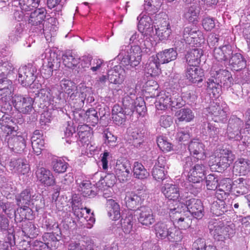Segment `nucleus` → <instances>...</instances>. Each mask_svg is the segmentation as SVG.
Instances as JSON below:
<instances>
[{
    "label": "nucleus",
    "mask_w": 250,
    "mask_h": 250,
    "mask_svg": "<svg viewBox=\"0 0 250 250\" xmlns=\"http://www.w3.org/2000/svg\"><path fill=\"white\" fill-rule=\"evenodd\" d=\"M141 48L137 44L123 45L121 47L117 59L121 62H140L142 56Z\"/></svg>",
    "instance_id": "obj_1"
},
{
    "label": "nucleus",
    "mask_w": 250,
    "mask_h": 250,
    "mask_svg": "<svg viewBox=\"0 0 250 250\" xmlns=\"http://www.w3.org/2000/svg\"><path fill=\"white\" fill-rule=\"evenodd\" d=\"M212 77H216L224 88L228 89L233 84V79L230 72L226 69H221L219 63H214L210 70Z\"/></svg>",
    "instance_id": "obj_2"
},
{
    "label": "nucleus",
    "mask_w": 250,
    "mask_h": 250,
    "mask_svg": "<svg viewBox=\"0 0 250 250\" xmlns=\"http://www.w3.org/2000/svg\"><path fill=\"white\" fill-rule=\"evenodd\" d=\"M14 86L11 80L7 77L0 78V102L5 104L9 107L11 108L10 102L14 94Z\"/></svg>",
    "instance_id": "obj_3"
},
{
    "label": "nucleus",
    "mask_w": 250,
    "mask_h": 250,
    "mask_svg": "<svg viewBox=\"0 0 250 250\" xmlns=\"http://www.w3.org/2000/svg\"><path fill=\"white\" fill-rule=\"evenodd\" d=\"M12 102L16 110L22 114H30L33 109L34 100L29 96L15 95Z\"/></svg>",
    "instance_id": "obj_4"
},
{
    "label": "nucleus",
    "mask_w": 250,
    "mask_h": 250,
    "mask_svg": "<svg viewBox=\"0 0 250 250\" xmlns=\"http://www.w3.org/2000/svg\"><path fill=\"white\" fill-rule=\"evenodd\" d=\"M235 158L231 151L221 149L215 157L214 165L217 167V171L224 170L233 163Z\"/></svg>",
    "instance_id": "obj_5"
},
{
    "label": "nucleus",
    "mask_w": 250,
    "mask_h": 250,
    "mask_svg": "<svg viewBox=\"0 0 250 250\" xmlns=\"http://www.w3.org/2000/svg\"><path fill=\"white\" fill-rule=\"evenodd\" d=\"M131 170V164L129 160L125 158H121L117 160L114 167V174L120 182L127 180Z\"/></svg>",
    "instance_id": "obj_6"
},
{
    "label": "nucleus",
    "mask_w": 250,
    "mask_h": 250,
    "mask_svg": "<svg viewBox=\"0 0 250 250\" xmlns=\"http://www.w3.org/2000/svg\"><path fill=\"white\" fill-rule=\"evenodd\" d=\"M234 227V225L233 223H220L214 226L213 232L214 239L218 241H223L230 238L235 232Z\"/></svg>",
    "instance_id": "obj_7"
},
{
    "label": "nucleus",
    "mask_w": 250,
    "mask_h": 250,
    "mask_svg": "<svg viewBox=\"0 0 250 250\" xmlns=\"http://www.w3.org/2000/svg\"><path fill=\"white\" fill-rule=\"evenodd\" d=\"M46 10L44 8H39L35 10L33 12H32L30 15L28 22L32 26H37L35 27L36 32L39 33H44L43 24L42 23L46 17Z\"/></svg>",
    "instance_id": "obj_8"
},
{
    "label": "nucleus",
    "mask_w": 250,
    "mask_h": 250,
    "mask_svg": "<svg viewBox=\"0 0 250 250\" xmlns=\"http://www.w3.org/2000/svg\"><path fill=\"white\" fill-rule=\"evenodd\" d=\"M207 111L215 122H224L227 120L228 114L218 103L214 102L210 103L207 108Z\"/></svg>",
    "instance_id": "obj_9"
},
{
    "label": "nucleus",
    "mask_w": 250,
    "mask_h": 250,
    "mask_svg": "<svg viewBox=\"0 0 250 250\" xmlns=\"http://www.w3.org/2000/svg\"><path fill=\"white\" fill-rule=\"evenodd\" d=\"M187 208L192 215L198 219L204 216V209L202 202L200 199L191 198L186 201Z\"/></svg>",
    "instance_id": "obj_10"
},
{
    "label": "nucleus",
    "mask_w": 250,
    "mask_h": 250,
    "mask_svg": "<svg viewBox=\"0 0 250 250\" xmlns=\"http://www.w3.org/2000/svg\"><path fill=\"white\" fill-rule=\"evenodd\" d=\"M161 191L166 198L173 201H179L181 199L180 188L177 185L167 183L161 188Z\"/></svg>",
    "instance_id": "obj_11"
},
{
    "label": "nucleus",
    "mask_w": 250,
    "mask_h": 250,
    "mask_svg": "<svg viewBox=\"0 0 250 250\" xmlns=\"http://www.w3.org/2000/svg\"><path fill=\"white\" fill-rule=\"evenodd\" d=\"M26 140L27 137L22 135H13L8 139V146L12 151L21 153L26 147Z\"/></svg>",
    "instance_id": "obj_12"
},
{
    "label": "nucleus",
    "mask_w": 250,
    "mask_h": 250,
    "mask_svg": "<svg viewBox=\"0 0 250 250\" xmlns=\"http://www.w3.org/2000/svg\"><path fill=\"white\" fill-rule=\"evenodd\" d=\"M18 81L24 87L31 86L36 76L26 65L20 67L18 71Z\"/></svg>",
    "instance_id": "obj_13"
},
{
    "label": "nucleus",
    "mask_w": 250,
    "mask_h": 250,
    "mask_svg": "<svg viewBox=\"0 0 250 250\" xmlns=\"http://www.w3.org/2000/svg\"><path fill=\"white\" fill-rule=\"evenodd\" d=\"M141 192H128L126 193L125 201L126 207L128 209L135 210L139 208L143 203L144 199L142 197Z\"/></svg>",
    "instance_id": "obj_14"
},
{
    "label": "nucleus",
    "mask_w": 250,
    "mask_h": 250,
    "mask_svg": "<svg viewBox=\"0 0 250 250\" xmlns=\"http://www.w3.org/2000/svg\"><path fill=\"white\" fill-rule=\"evenodd\" d=\"M186 76L192 83H199L203 81L204 70L197 65L189 64L186 69Z\"/></svg>",
    "instance_id": "obj_15"
},
{
    "label": "nucleus",
    "mask_w": 250,
    "mask_h": 250,
    "mask_svg": "<svg viewBox=\"0 0 250 250\" xmlns=\"http://www.w3.org/2000/svg\"><path fill=\"white\" fill-rule=\"evenodd\" d=\"M177 53L173 48L166 49L150 58V62H169L177 58Z\"/></svg>",
    "instance_id": "obj_16"
},
{
    "label": "nucleus",
    "mask_w": 250,
    "mask_h": 250,
    "mask_svg": "<svg viewBox=\"0 0 250 250\" xmlns=\"http://www.w3.org/2000/svg\"><path fill=\"white\" fill-rule=\"evenodd\" d=\"M37 180L45 186H52L55 185V178L50 170L44 168H38L36 171Z\"/></svg>",
    "instance_id": "obj_17"
},
{
    "label": "nucleus",
    "mask_w": 250,
    "mask_h": 250,
    "mask_svg": "<svg viewBox=\"0 0 250 250\" xmlns=\"http://www.w3.org/2000/svg\"><path fill=\"white\" fill-rule=\"evenodd\" d=\"M232 187V181L230 178H224L221 180L218 184V188L215 193L216 198L226 199L230 194Z\"/></svg>",
    "instance_id": "obj_18"
},
{
    "label": "nucleus",
    "mask_w": 250,
    "mask_h": 250,
    "mask_svg": "<svg viewBox=\"0 0 250 250\" xmlns=\"http://www.w3.org/2000/svg\"><path fill=\"white\" fill-rule=\"evenodd\" d=\"M138 221L143 226L149 227L156 221L152 210L148 207H142L138 218Z\"/></svg>",
    "instance_id": "obj_19"
},
{
    "label": "nucleus",
    "mask_w": 250,
    "mask_h": 250,
    "mask_svg": "<svg viewBox=\"0 0 250 250\" xmlns=\"http://www.w3.org/2000/svg\"><path fill=\"white\" fill-rule=\"evenodd\" d=\"M243 125V122L239 119L231 120L229 122L227 134L229 139L238 140L241 138V128Z\"/></svg>",
    "instance_id": "obj_20"
},
{
    "label": "nucleus",
    "mask_w": 250,
    "mask_h": 250,
    "mask_svg": "<svg viewBox=\"0 0 250 250\" xmlns=\"http://www.w3.org/2000/svg\"><path fill=\"white\" fill-rule=\"evenodd\" d=\"M31 144L33 151L37 155L41 154L44 147L43 132L42 130H36L31 137Z\"/></svg>",
    "instance_id": "obj_21"
},
{
    "label": "nucleus",
    "mask_w": 250,
    "mask_h": 250,
    "mask_svg": "<svg viewBox=\"0 0 250 250\" xmlns=\"http://www.w3.org/2000/svg\"><path fill=\"white\" fill-rule=\"evenodd\" d=\"M61 90L67 95L72 100L76 97L77 86L76 84L70 80L63 78L60 82Z\"/></svg>",
    "instance_id": "obj_22"
},
{
    "label": "nucleus",
    "mask_w": 250,
    "mask_h": 250,
    "mask_svg": "<svg viewBox=\"0 0 250 250\" xmlns=\"http://www.w3.org/2000/svg\"><path fill=\"white\" fill-rule=\"evenodd\" d=\"M9 166L12 168V169L20 175H25L28 173L30 169V166L26 160L23 158L12 159L10 162Z\"/></svg>",
    "instance_id": "obj_23"
},
{
    "label": "nucleus",
    "mask_w": 250,
    "mask_h": 250,
    "mask_svg": "<svg viewBox=\"0 0 250 250\" xmlns=\"http://www.w3.org/2000/svg\"><path fill=\"white\" fill-rule=\"evenodd\" d=\"M205 172L204 165L196 164L188 172V180L193 183H200L205 176Z\"/></svg>",
    "instance_id": "obj_24"
},
{
    "label": "nucleus",
    "mask_w": 250,
    "mask_h": 250,
    "mask_svg": "<svg viewBox=\"0 0 250 250\" xmlns=\"http://www.w3.org/2000/svg\"><path fill=\"white\" fill-rule=\"evenodd\" d=\"M205 146L197 140L190 142L188 145V150L191 154L197 159H204L206 158Z\"/></svg>",
    "instance_id": "obj_25"
},
{
    "label": "nucleus",
    "mask_w": 250,
    "mask_h": 250,
    "mask_svg": "<svg viewBox=\"0 0 250 250\" xmlns=\"http://www.w3.org/2000/svg\"><path fill=\"white\" fill-rule=\"evenodd\" d=\"M171 223L166 222L159 221L153 227L156 237L160 240L167 239Z\"/></svg>",
    "instance_id": "obj_26"
},
{
    "label": "nucleus",
    "mask_w": 250,
    "mask_h": 250,
    "mask_svg": "<svg viewBox=\"0 0 250 250\" xmlns=\"http://www.w3.org/2000/svg\"><path fill=\"white\" fill-rule=\"evenodd\" d=\"M137 20L139 21L138 28L141 33H148L153 30L152 21L148 15L142 13L138 17Z\"/></svg>",
    "instance_id": "obj_27"
},
{
    "label": "nucleus",
    "mask_w": 250,
    "mask_h": 250,
    "mask_svg": "<svg viewBox=\"0 0 250 250\" xmlns=\"http://www.w3.org/2000/svg\"><path fill=\"white\" fill-rule=\"evenodd\" d=\"M80 191L83 197L94 198L97 194V189L89 180H84L80 184Z\"/></svg>",
    "instance_id": "obj_28"
},
{
    "label": "nucleus",
    "mask_w": 250,
    "mask_h": 250,
    "mask_svg": "<svg viewBox=\"0 0 250 250\" xmlns=\"http://www.w3.org/2000/svg\"><path fill=\"white\" fill-rule=\"evenodd\" d=\"M153 70L150 73V78L146 83L145 91L147 96L150 98H154L158 95V84L156 81L153 79ZM149 73V72H148Z\"/></svg>",
    "instance_id": "obj_29"
},
{
    "label": "nucleus",
    "mask_w": 250,
    "mask_h": 250,
    "mask_svg": "<svg viewBox=\"0 0 250 250\" xmlns=\"http://www.w3.org/2000/svg\"><path fill=\"white\" fill-rule=\"evenodd\" d=\"M201 126V130L203 133L215 141H217L218 139L220 130L214 125L206 121L203 123Z\"/></svg>",
    "instance_id": "obj_30"
},
{
    "label": "nucleus",
    "mask_w": 250,
    "mask_h": 250,
    "mask_svg": "<svg viewBox=\"0 0 250 250\" xmlns=\"http://www.w3.org/2000/svg\"><path fill=\"white\" fill-rule=\"evenodd\" d=\"M106 208L109 217L113 220H117L121 217L120 207L118 203L113 199H108Z\"/></svg>",
    "instance_id": "obj_31"
},
{
    "label": "nucleus",
    "mask_w": 250,
    "mask_h": 250,
    "mask_svg": "<svg viewBox=\"0 0 250 250\" xmlns=\"http://www.w3.org/2000/svg\"><path fill=\"white\" fill-rule=\"evenodd\" d=\"M21 229L24 235L29 238H34L38 235L39 229L33 222L29 220L24 221L22 224Z\"/></svg>",
    "instance_id": "obj_32"
},
{
    "label": "nucleus",
    "mask_w": 250,
    "mask_h": 250,
    "mask_svg": "<svg viewBox=\"0 0 250 250\" xmlns=\"http://www.w3.org/2000/svg\"><path fill=\"white\" fill-rule=\"evenodd\" d=\"M200 12V8L197 5L193 4L185 9L183 16L189 22L194 23L198 21Z\"/></svg>",
    "instance_id": "obj_33"
},
{
    "label": "nucleus",
    "mask_w": 250,
    "mask_h": 250,
    "mask_svg": "<svg viewBox=\"0 0 250 250\" xmlns=\"http://www.w3.org/2000/svg\"><path fill=\"white\" fill-rule=\"evenodd\" d=\"M0 128L5 134L9 135L14 130V122L8 114L5 113L0 119Z\"/></svg>",
    "instance_id": "obj_34"
},
{
    "label": "nucleus",
    "mask_w": 250,
    "mask_h": 250,
    "mask_svg": "<svg viewBox=\"0 0 250 250\" xmlns=\"http://www.w3.org/2000/svg\"><path fill=\"white\" fill-rule=\"evenodd\" d=\"M32 189L27 188L23 190L20 194L16 196L17 206H29L32 200Z\"/></svg>",
    "instance_id": "obj_35"
},
{
    "label": "nucleus",
    "mask_w": 250,
    "mask_h": 250,
    "mask_svg": "<svg viewBox=\"0 0 250 250\" xmlns=\"http://www.w3.org/2000/svg\"><path fill=\"white\" fill-rule=\"evenodd\" d=\"M143 37H144L143 34H140L135 32L129 39V44L130 45L137 44L142 48L149 49L151 46V43L149 42L150 39L146 38L144 40Z\"/></svg>",
    "instance_id": "obj_36"
},
{
    "label": "nucleus",
    "mask_w": 250,
    "mask_h": 250,
    "mask_svg": "<svg viewBox=\"0 0 250 250\" xmlns=\"http://www.w3.org/2000/svg\"><path fill=\"white\" fill-rule=\"evenodd\" d=\"M62 237V232L59 230V233H56L55 231L51 232H47L44 234L43 236V240L45 242L48 247L56 249V243L59 242Z\"/></svg>",
    "instance_id": "obj_37"
},
{
    "label": "nucleus",
    "mask_w": 250,
    "mask_h": 250,
    "mask_svg": "<svg viewBox=\"0 0 250 250\" xmlns=\"http://www.w3.org/2000/svg\"><path fill=\"white\" fill-rule=\"evenodd\" d=\"M157 97L155 106L158 110H165L171 107V96L168 93H160Z\"/></svg>",
    "instance_id": "obj_38"
},
{
    "label": "nucleus",
    "mask_w": 250,
    "mask_h": 250,
    "mask_svg": "<svg viewBox=\"0 0 250 250\" xmlns=\"http://www.w3.org/2000/svg\"><path fill=\"white\" fill-rule=\"evenodd\" d=\"M234 167L240 175H246L250 171V161L240 158L235 162Z\"/></svg>",
    "instance_id": "obj_39"
},
{
    "label": "nucleus",
    "mask_w": 250,
    "mask_h": 250,
    "mask_svg": "<svg viewBox=\"0 0 250 250\" xmlns=\"http://www.w3.org/2000/svg\"><path fill=\"white\" fill-rule=\"evenodd\" d=\"M222 86L220 84V83L216 79V77H212L208 79L207 82V88L208 91L212 93L214 97H218L221 91Z\"/></svg>",
    "instance_id": "obj_40"
},
{
    "label": "nucleus",
    "mask_w": 250,
    "mask_h": 250,
    "mask_svg": "<svg viewBox=\"0 0 250 250\" xmlns=\"http://www.w3.org/2000/svg\"><path fill=\"white\" fill-rule=\"evenodd\" d=\"M132 171L134 177L138 179H145L149 175L145 167L139 162L134 163Z\"/></svg>",
    "instance_id": "obj_41"
},
{
    "label": "nucleus",
    "mask_w": 250,
    "mask_h": 250,
    "mask_svg": "<svg viewBox=\"0 0 250 250\" xmlns=\"http://www.w3.org/2000/svg\"><path fill=\"white\" fill-rule=\"evenodd\" d=\"M15 211V217L19 221L29 220L32 216V210L28 206H20Z\"/></svg>",
    "instance_id": "obj_42"
},
{
    "label": "nucleus",
    "mask_w": 250,
    "mask_h": 250,
    "mask_svg": "<svg viewBox=\"0 0 250 250\" xmlns=\"http://www.w3.org/2000/svg\"><path fill=\"white\" fill-rule=\"evenodd\" d=\"M217 199V201L213 203L210 209L213 214L217 216H219L227 212L228 209L224 201L225 199Z\"/></svg>",
    "instance_id": "obj_43"
},
{
    "label": "nucleus",
    "mask_w": 250,
    "mask_h": 250,
    "mask_svg": "<svg viewBox=\"0 0 250 250\" xmlns=\"http://www.w3.org/2000/svg\"><path fill=\"white\" fill-rule=\"evenodd\" d=\"M183 237L182 231L176 226L171 225L167 239L170 242H180Z\"/></svg>",
    "instance_id": "obj_44"
},
{
    "label": "nucleus",
    "mask_w": 250,
    "mask_h": 250,
    "mask_svg": "<svg viewBox=\"0 0 250 250\" xmlns=\"http://www.w3.org/2000/svg\"><path fill=\"white\" fill-rule=\"evenodd\" d=\"M24 25L21 23H17L8 34L9 41L16 42L21 38L23 31Z\"/></svg>",
    "instance_id": "obj_45"
},
{
    "label": "nucleus",
    "mask_w": 250,
    "mask_h": 250,
    "mask_svg": "<svg viewBox=\"0 0 250 250\" xmlns=\"http://www.w3.org/2000/svg\"><path fill=\"white\" fill-rule=\"evenodd\" d=\"M186 211L183 208L182 204L178 205L176 208H170L169 211V215L173 224L177 222L186 215Z\"/></svg>",
    "instance_id": "obj_46"
},
{
    "label": "nucleus",
    "mask_w": 250,
    "mask_h": 250,
    "mask_svg": "<svg viewBox=\"0 0 250 250\" xmlns=\"http://www.w3.org/2000/svg\"><path fill=\"white\" fill-rule=\"evenodd\" d=\"M202 51L199 49H194L188 52L185 55V59L187 62H200L203 61Z\"/></svg>",
    "instance_id": "obj_47"
},
{
    "label": "nucleus",
    "mask_w": 250,
    "mask_h": 250,
    "mask_svg": "<svg viewBox=\"0 0 250 250\" xmlns=\"http://www.w3.org/2000/svg\"><path fill=\"white\" fill-rule=\"evenodd\" d=\"M175 116L180 122H189L194 118V114L189 108H182L175 113Z\"/></svg>",
    "instance_id": "obj_48"
},
{
    "label": "nucleus",
    "mask_w": 250,
    "mask_h": 250,
    "mask_svg": "<svg viewBox=\"0 0 250 250\" xmlns=\"http://www.w3.org/2000/svg\"><path fill=\"white\" fill-rule=\"evenodd\" d=\"M157 144L160 149L165 153L173 150V145L168 141L167 137L160 136L157 138Z\"/></svg>",
    "instance_id": "obj_49"
},
{
    "label": "nucleus",
    "mask_w": 250,
    "mask_h": 250,
    "mask_svg": "<svg viewBox=\"0 0 250 250\" xmlns=\"http://www.w3.org/2000/svg\"><path fill=\"white\" fill-rule=\"evenodd\" d=\"M161 0H145L144 5V9L148 13L152 14L156 13L161 6Z\"/></svg>",
    "instance_id": "obj_50"
},
{
    "label": "nucleus",
    "mask_w": 250,
    "mask_h": 250,
    "mask_svg": "<svg viewBox=\"0 0 250 250\" xmlns=\"http://www.w3.org/2000/svg\"><path fill=\"white\" fill-rule=\"evenodd\" d=\"M165 25L156 28V33L161 41L167 40L171 33V30L168 23L165 22Z\"/></svg>",
    "instance_id": "obj_51"
},
{
    "label": "nucleus",
    "mask_w": 250,
    "mask_h": 250,
    "mask_svg": "<svg viewBox=\"0 0 250 250\" xmlns=\"http://www.w3.org/2000/svg\"><path fill=\"white\" fill-rule=\"evenodd\" d=\"M84 119L90 125L95 126L99 121L97 111L93 108L88 109L85 112Z\"/></svg>",
    "instance_id": "obj_52"
},
{
    "label": "nucleus",
    "mask_w": 250,
    "mask_h": 250,
    "mask_svg": "<svg viewBox=\"0 0 250 250\" xmlns=\"http://www.w3.org/2000/svg\"><path fill=\"white\" fill-rule=\"evenodd\" d=\"M42 227L45 228L47 230L55 231L56 233H59V228L57 222L52 218L44 217L42 221Z\"/></svg>",
    "instance_id": "obj_53"
},
{
    "label": "nucleus",
    "mask_w": 250,
    "mask_h": 250,
    "mask_svg": "<svg viewBox=\"0 0 250 250\" xmlns=\"http://www.w3.org/2000/svg\"><path fill=\"white\" fill-rule=\"evenodd\" d=\"M40 2V0H20L19 4L22 11L28 12L37 8Z\"/></svg>",
    "instance_id": "obj_54"
},
{
    "label": "nucleus",
    "mask_w": 250,
    "mask_h": 250,
    "mask_svg": "<svg viewBox=\"0 0 250 250\" xmlns=\"http://www.w3.org/2000/svg\"><path fill=\"white\" fill-rule=\"evenodd\" d=\"M107 77L109 81L114 84H121L124 81V76L115 68L108 71Z\"/></svg>",
    "instance_id": "obj_55"
},
{
    "label": "nucleus",
    "mask_w": 250,
    "mask_h": 250,
    "mask_svg": "<svg viewBox=\"0 0 250 250\" xmlns=\"http://www.w3.org/2000/svg\"><path fill=\"white\" fill-rule=\"evenodd\" d=\"M132 106L133 107L132 111H136L140 116H144L146 111L145 102L141 97L137 98L135 99Z\"/></svg>",
    "instance_id": "obj_56"
},
{
    "label": "nucleus",
    "mask_w": 250,
    "mask_h": 250,
    "mask_svg": "<svg viewBox=\"0 0 250 250\" xmlns=\"http://www.w3.org/2000/svg\"><path fill=\"white\" fill-rule=\"evenodd\" d=\"M41 59L45 62H61L60 58H58L57 55L52 52L50 49H46L44 54L41 56Z\"/></svg>",
    "instance_id": "obj_57"
},
{
    "label": "nucleus",
    "mask_w": 250,
    "mask_h": 250,
    "mask_svg": "<svg viewBox=\"0 0 250 250\" xmlns=\"http://www.w3.org/2000/svg\"><path fill=\"white\" fill-rule=\"evenodd\" d=\"M52 165L53 170L58 173H64L68 167L67 163L61 159L53 160Z\"/></svg>",
    "instance_id": "obj_58"
},
{
    "label": "nucleus",
    "mask_w": 250,
    "mask_h": 250,
    "mask_svg": "<svg viewBox=\"0 0 250 250\" xmlns=\"http://www.w3.org/2000/svg\"><path fill=\"white\" fill-rule=\"evenodd\" d=\"M192 219L186 214L176 222L173 225L176 226L181 230H186L189 228L191 225Z\"/></svg>",
    "instance_id": "obj_59"
},
{
    "label": "nucleus",
    "mask_w": 250,
    "mask_h": 250,
    "mask_svg": "<svg viewBox=\"0 0 250 250\" xmlns=\"http://www.w3.org/2000/svg\"><path fill=\"white\" fill-rule=\"evenodd\" d=\"M104 137L105 138L104 144L106 146L109 147L116 146L117 137L114 136L108 129L104 131Z\"/></svg>",
    "instance_id": "obj_60"
},
{
    "label": "nucleus",
    "mask_w": 250,
    "mask_h": 250,
    "mask_svg": "<svg viewBox=\"0 0 250 250\" xmlns=\"http://www.w3.org/2000/svg\"><path fill=\"white\" fill-rule=\"evenodd\" d=\"M167 171L166 169L153 167L152 175L157 181H162L166 179Z\"/></svg>",
    "instance_id": "obj_61"
},
{
    "label": "nucleus",
    "mask_w": 250,
    "mask_h": 250,
    "mask_svg": "<svg viewBox=\"0 0 250 250\" xmlns=\"http://www.w3.org/2000/svg\"><path fill=\"white\" fill-rule=\"evenodd\" d=\"M206 184L208 190H215L219 184L218 178L214 174H209L206 177Z\"/></svg>",
    "instance_id": "obj_62"
},
{
    "label": "nucleus",
    "mask_w": 250,
    "mask_h": 250,
    "mask_svg": "<svg viewBox=\"0 0 250 250\" xmlns=\"http://www.w3.org/2000/svg\"><path fill=\"white\" fill-rule=\"evenodd\" d=\"M67 250H94L91 245L85 246L79 241H71L68 245Z\"/></svg>",
    "instance_id": "obj_63"
},
{
    "label": "nucleus",
    "mask_w": 250,
    "mask_h": 250,
    "mask_svg": "<svg viewBox=\"0 0 250 250\" xmlns=\"http://www.w3.org/2000/svg\"><path fill=\"white\" fill-rule=\"evenodd\" d=\"M197 31L189 27L184 28L183 31V38L187 43L191 44V40L192 39L195 38Z\"/></svg>",
    "instance_id": "obj_64"
}]
</instances>
